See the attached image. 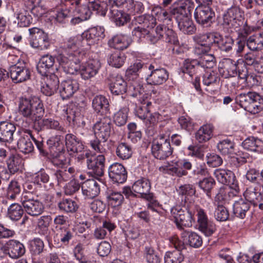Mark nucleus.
Segmentation results:
<instances>
[{"label": "nucleus", "instance_id": "obj_1", "mask_svg": "<svg viewBox=\"0 0 263 263\" xmlns=\"http://www.w3.org/2000/svg\"><path fill=\"white\" fill-rule=\"evenodd\" d=\"M82 36H74L67 39L60 46L57 57L58 61L65 70L74 74L79 68L81 51Z\"/></svg>", "mask_w": 263, "mask_h": 263}, {"label": "nucleus", "instance_id": "obj_2", "mask_svg": "<svg viewBox=\"0 0 263 263\" xmlns=\"http://www.w3.org/2000/svg\"><path fill=\"white\" fill-rule=\"evenodd\" d=\"M96 139L90 142L91 148L96 152L103 154L105 148L100 142V140L106 142L113 133V126L111 119L107 116L101 118L93 126Z\"/></svg>", "mask_w": 263, "mask_h": 263}, {"label": "nucleus", "instance_id": "obj_3", "mask_svg": "<svg viewBox=\"0 0 263 263\" xmlns=\"http://www.w3.org/2000/svg\"><path fill=\"white\" fill-rule=\"evenodd\" d=\"M18 112L24 118L33 122L35 127L36 121L42 118L44 114V108L41 101L37 98H20L18 105Z\"/></svg>", "mask_w": 263, "mask_h": 263}, {"label": "nucleus", "instance_id": "obj_4", "mask_svg": "<svg viewBox=\"0 0 263 263\" xmlns=\"http://www.w3.org/2000/svg\"><path fill=\"white\" fill-rule=\"evenodd\" d=\"M194 204L186 203L183 209L180 206H176L172 209V213L174 215L177 227L183 230V227L190 228L195 221L194 218Z\"/></svg>", "mask_w": 263, "mask_h": 263}, {"label": "nucleus", "instance_id": "obj_5", "mask_svg": "<svg viewBox=\"0 0 263 263\" xmlns=\"http://www.w3.org/2000/svg\"><path fill=\"white\" fill-rule=\"evenodd\" d=\"M152 154L155 158L159 160H165L173 152L168 136L162 134L154 139L152 142Z\"/></svg>", "mask_w": 263, "mask_h": 263}, {"label": "nucleus", "instance_id": "obj_6", "mask_svg": "<svg viewBox=\"0 0 263 263\" xmlns=\"http://www.w3.org/2000/svg\"><path fill=\"white\" fill-rule=\"evenodd\" d=\"M259 95L255 92L240 93L235 98L236 102L245 110L252 114L260 112L261 107L257 106Z\"/></svg>", "mask_w": 263, "mask_h": 263}, {"label": "nucleus", "instance_id": "obj_7", "mask_svg": "<svg viewBox=\"0 0 263 263\" xmlns=\"http://www.w3.org/2000/svg\"><path fill=\"white\" fill-rule=\"evenodd\" d=\"M10 77L15 83L26 82L30 79L31 71L24 62H18L9 68Z\"/></svg>", "mask_w": 263, "mask_h": 263}, {"label": "nucleus", "instance_id": "obj_8", "mask_svg": "<svg viewBox=\"0 0 263 263\" xmlns=\"http://www.w3.org/2000/svg\"><path fill=\"white\" fill-rule=\"evenodd\" d=\"M195 8V4L192 0H178L171 7V13L174 18L191 16Z\"/></svg>", "mask_w": 263, "mask_h": 263}, {"label": "nucleus", "instance_id": "obj_9", "mask_svg": "<svg viewBox=\"0 0 263 263\" xmlns=\"http://www.w3.org/2000/svg\"><path fill=\"white\" fill-rule=\"evenodd\" d=\"M215 16V12L209 6L199 5L195 10L196 22L203 27L210 26L214 22Z\"/></svg>", "mask_w": 263, "mask_h": 263}, {"label": "nucleus", "instance_id": "obj_10", "mask_svg": "<svg viewBox=\"0 0 263 263\" xmlns=\"http://www.w3.org/2000/svg\"><path fill=\"white\" fill-rule=\"evenodd\" d=\"M32 35L30 44L34 48L40 50L48 49L50 45V41L47 34L38 28H32L29 29Z\"/></svg>", "mask_w": 263, "mask_h": 263}, {"label": "nucleus", "instance_id": "obj_11", "mask_svg": "<svg viewBox=\"0 0 263 263\" xmlns=\"http://www.w3.org/2000/svg\"><path fill=\"white\" fill-rule=\"evenodd\" d=\"M105 158L103 154L96 156L91 154L87 156L86 160L88 169L96 177H101L104 174Z\"/></svg>", "mask_w": 263, "mask_h": 263}, {"label": "nucleus", "instance_id": "obj_12", "mask_svg": "<svg viewBox=\"0 0 263 263\" xmlns=\"http://www.w3.org/2000/svg\"><path fill=\"white\" fill-rule=\"evenodd\" d=\"M214 176L219 182L229 185L236 193L238 192V182L233 172L228 170L218 168L215 171Z\"/></svg>", "mask_w": 263, "mask_h": 263}, {"label": "nucleus", "instance_id": "obj_13", "mask_svg": "<svg viewBox=\"0 0 263 263\" xmlns=\"http://www.w3.org/2000/svg\"><path fill=\"white\" fill-rule=\"evenodd\" d=\"M22 203L25 211L30 216L36 217L44 212L43 203L36 197L22 199Z\"/></svg>", "mask_w": 263, "mask_h": 263}, {"label": "nucleus", "instance_id": "obj_14", "mask_svg": "<svg viewBox=\"0 0 263 263\" xmlns=\"http://www.w3.org/2000/svg\"><path fill=\"white\" fill-rule=\"evenodd\" d=\"M100 67L99 61L90 59L82 65H79V68L76 72L79 70L82 78L84 80H88L98 73Z\"/></svg>", "mask_w": 263, "mask_h": 263}, {"label": "nucleus", "instance_id": "obj_15", "mask_svg": "<svg viewBox=\"0 0 263 263\" xmlns=\"http://www.w3.org/2000/svg\"><path fill=\"white\" fill-rule=\"evenodd\" d=\"M149 69L152 70L147 79L149 84L161 85L168 79V73L165 69L157 68L153 64H151L149 66Z\"/></svg>", "mask_w": 263, "mask_h": 263}, {"label": "nucleus", "instance_id": "obj_16", "mask_svg": "<svg viewBox=\"0 0 263 263\" xmlns=\"http://www.w3.org/2000/svg\"><path fill=\"white\" fill-rule=\"evenodd\" d=\"M243 195L245 200L254 206H257L259 202L263 201V194L261 191V186L258 184L247 187Z\"/></svg>", "mask_w": 263, "mask_h": 263}, {"label": "nucleus", "instance_id": "obj_17", "mask_svg": "<svg viewBox=\"0 0 263 263\" xmlns=\"http://www.w3.org/2000/svg\"><path fill=\"white\" fill-rule=\"evenodd\" d=\"M79 85L78 81L67 79L62 82L60 87V93L63 100L71 97L78 90Z\"/></svg>", "mask_w": 263, "mask_h": 263}, {"label": "nucleus", "instance_id": "obj_18", "mask_svg": "<svg viewBox=\"0 0 263 263\" xmlns=\"http://www.w3.org/2000/svg\"><path fill=\"white\" fill-rule=\"evenodd\" d=\"M12 9L16 16L17 24L20 27H25L30 25L32 18L29 12L24 8L22 5L14 4Z\"/></svg>", "mask_w": 263, "mask_h": 263}, {"label": "nucleus", "instance_id": "obj_19", "mask_svg": "<svg viewBox=\"0 0 263 263\" xmlns=\"http://www.w3.org/2000/svg\"><path fill=\"white\" fill-rule=\"evenodd\" d=\"M108 174L112 181L122 183L127 179V173L124 166L119 163H115L109 168Z\"/></svg>", "mask_w": 263, "mask_h": 263}, {"label": "nucleus", "instance_id": "obj_20", "mask_svg": "<svg viewBox=\"0 0 263 263\" xmlns=\"http://www.w3.org/2000/svg\"><path fill=\"white\" fill-rule=\"evenodd\" d=\"M151 184L149 180L145 178H142L136 181L132 186V191L130 192L139 194L141 196L145 199H152V193H150Z\"/></svg>", "mask_w": 263, "mask_h": 263}, {"label": "nucleus", "instance_id": "obj_21", "mask_svg": "<svg viewBox=\"0 0 263 263\" xmlns=\"http://www.w3.org/2000/svg\"><path fill=\"white\" fill-rule=\"evenodd\" d=\"M92 107L97 114L106 115L109 113V102L104 96H95L92 100Z\"/></svg>", "mask_w": 263, "mask_h": 263}, {"label": "nucleus", "instance_id": "obj_22", "mask_svg": "<svg viewBox=\"0 0 263 263\" xmlns=\"http://www.w3.org/2000/svg\"><path fill=\"white\" fill-rule=\"evenodd\" d=\"M65 144L67 150L70 153V154L82 153L84 149L82 142L71 134L66 135Z\"/></svg>", "mask_w": 263, "mask_h": 263}, {"label": "nucleus", "instance_id": "obj_23", "mask_svg": "<svg viewBox=\"0 0 263 263\" xmlns=\"http://www.w3.org/2000/svg\"><path fill=\"white\" fill-rule=\"evenodd\" d=\"M7 254L11 258L16 259L23 256L25 253V249L23 243L20 241L11 239L6 243Z\"/></svg>", "mask_w": 263, "mask_h": 263}, {"label": "nucleus", "instance_id": "obj_24", "mask_svg": "<svg viewBox=\"0 0 263 263\" xmlns=\"http://www.w3.org/2000/svg\"><path fill=\"white\" fill-rule=\"evenodd\" d=\"M77 174V171L73 167L60 168L58 169L54 173L57 184L62 185L65 182L69 181Z\"/></svg>", "mask_w": 263, "mask_h": 263}, {"label": "nucleus", "instance_id": "obj_25", "mask_svg": "<svg viewBox=\"0 0 263 263\" xmlns=\"http://www.w3.org/2000/svg\"><path fill=\"white\" fill-rule=\"evenodd\" d=\"M16 130L14 124L12 123L2 121L0 122V141L11 142L13 138V135Z\"/></svg>", "mask_w": 263, "mask_h": 263}, {"label": "nucleus", "instance_id": "obj_26", "mask_svg": "<svg viewBox=\"0 0 263 263\" xmlns=\"http://www.w3.org/2000/svg\"><path fill=\"white\" fill-rule=\"evenodd\" d=\"M181 237L185 244L191 247L197 248L202 244V237L196 232L184 230L181 234Z\"/></svg>", "mask_w": 263, "mask_h": 263}, {"label": "nucleus", "instance_id": "obj_27", "mask_svg": "<svg viewBox=\"0 0 263 263\" xmlns=\"http://www.w3.org/2000/svg\"><path fill=\"white\" fill-rule=\"evenodd\" d=\"M82 193L88 198H93L100 193V186L97 181L94 179H88L83 183Z\"/></svg>", "mask_w": 263, "mask_h": 263}, {"label": "nucleus", "instance_id": "obj_28", "mask_svg": "<svg viewBox=\"0 0 263 263\" xmlns=\"http://www.w3.org/2000/svg\"><path fill=\"white\" fill-rule=\"evenodd\" d=\"M214 127L211 124H204L195 134V138L198 142L202 143L210 140L213 136Z\"/></svg>", "mask_w": 263, "mask_h": 263}, {"label": "nucleus", "instance_id": "obj_29", "mask_svg": "<svg viewBox=\"0 0 263 263\" xmlns=\"http://www.w3.org/2000/svg\"><path fill=\"white\" fill-rule=\"evenodd\" d=\"M55 63V59L53 57L48 54L41 57L37 65V70L42 76L47 74L49 70L51 68Z\"/></svg>", "mask_w": 263, "mask_h": 263}, {"label": "nucleus", "instance_id": "obj_30", "mask_svg": "<svg viewBox=\"0 0 263 263\" xmlns=\"http://www.w3.org/2000/svg\"><path fill=\"white\" fill-rule=\"evenodd\" d=\"M104 29L101 27H92L84 32L81 36L82 38H85L89 42H91V44L95 43L100 39L103 38Z\"/></svg>", "mask_w": 263, "mask_h": 263}, {"label": "nucleus", "instance_id": "obj_31", "mask_svg": "<svg viewBox=\"0 0 263 263\" xmlns=\"http://www.w3.org/2000/svg\"><path fill=\"white\" fill-rule=\"evenodd\" d=\"M250 208V203L244 199L239 198L233 204V214L238 218L243 219Z\"/></svg>", "mask_w": 263, "mask_h": 263}, {"label": "nucleus", "instance_id": "obj_32", "mask_svg": "<svg viewBox=\"0 0 263 263\" xmlns=\"http://www.w3.org/2000/svg\"><path fill=\"white\" fill-rule=\"evenodd\" d=\"M242 144L245 149L251 152L260 153L263 150V141L253 137L247 138Z\"/></svg>", "mask_w": 263, "mask_h": 263}, {"label": "nucleus", "instance_id": "obj_33", "mask_svg": "<svg viewBox=\"0 0 263 263\" xmlns=\"http://www.w3.org/2000/svg\"><path fill=\"white\" fill-rule=\"evenodd\" d=\"M131 40L130 38L124 35H117L114 36L109 41V44L110 47L119 50L126 49L129 46Z\"/></svg>", "mask_w": 263, "mask_h": 263}, {"label": "nucleus", "instance_id": "obj_34", "mask_svg": "<svg viewBox=\"0 0 263 263\" xmlns=\"http://www.w3.org/2000/svg\"><path fill=\"white\" fill-rule=\"evenodd\" d=\"M116 226L115 223L109 221H104L102 226L97 228L93 232V235L97 239H103L106 237L107 231L109 232L113 231Z\"/></svg>", "mask_w": 263, "mask_h": 263}, {"label": "nucleus", "instance_id": "obj_35", "mask_svg": "<svg viewBox=\"0 0 263 263\" xmlns=\"http://www.w3.org/2000/svg\"><path fill=\"white\" fill-rule=\"evenodd\" d=\"M8 169L11 175H13L22 168L23 159L18 155H12L7 161Z\"/></svg>", "mask_w": 263, "mask_h": 263}, {"label": "nucleus", "instance_id": "obj_36", "mask_svg": "<svg viewBox=\"0 0 263 263\" xmlns=\"http://www.w3.org/2000/svg\"><path fill=\"white\" fill-rule=\"evenodd\" d=\"M191 17L175 18L178 23L179 29L185 34H193L196 30Z\"/></svg>", "mask_w": 263, "mask_h": 263}, {"label": "nucleus", "instance_id": "obj_37", "mask_svg": "<svg viewBox=\"0 0 263 263\" xmlns=\"http://www.w3.org/2000/svg\"><path fill=\"white\" fill-rule=\"evenodd\" d=\"M21 192L20 183L16 179H13L8 183L5 195L8 199L14 200Z\"/></svg>", "mask_w": 263, "mask_h": 263}, {"label": "nucleus", "instance_id": "obj_38", "mask_svg": "<svg viewBox=\"0 0 263 263\" xmlns=\"http://www.w3.org/2000/svg\"><path fill=\"white\" fill-rule=\"evenodd\" d=\"M110 13L112 21L117 26H123L130 20L129 14L119 10L114 6L110 9Z\"/></svg>", "mask_w": 263, "mask_h": 263}, {"label": "nucleus", "instance_id": "obj_39", "mask_svg": "<svg viewBox=\"0 0 263 263\" xmlns=\"http://www.w3.org/2000/svg\"><path fill=\"white\" fill-rule=\"evenodd\" d=\"M247 46L252 51H257L263 47V33H258L249 36L247 40Z\"/></svg>", "mask_w": 263, "mask_h": 263}, {"label": "nucleus", "instance_id": "obj_40", "mask_svg": "<svg viewBox=\"0 0 263 263\" xmlns=\"http://www.w3.org/2000/svg\"><path fill=\"white\" fill-rule=\"evenodd\" d=\"M109 88L112 94L122 95L127 90L126 83L121 77H117L115 81L110 83Z\"/></svg>", "mask_w": 263, "mask_h": 263}, {"label": "nucleus", "instance_id": "obj_41", "mask_svg": "<svg viewBox=\"0 0 263 263\" xmlns=\"http://www.w3.org/2000/svg\"><path fill=\"white\" fill-rule=\"evenodd\" d=\"M45 127L57 130L62 129L60 123L57 121L49 119H42L39 118L38 121H36V123H35L34 129L37 131H40Z\"/></svg>", "mask_w": 263, "mask_h": 263}, {"label": "nucleus", "instance_id": "obj_42", "mask_svg": "<svg viewBox=\"0 0 263 263\" xmlns=\"http://www.w3.org/2000/svg\"><path fill=\"white\" fill-rule=\"evenodd\" d=\"M234 43L233 39L229 36H222L216 33L214 44H217L219 48L223 51H229L232 49Z\"/></svg>", "mask_w": 263, "mask_h": 263}, {"label": "nucleus", "instance_id": "obj_43", "mask_svg": "<svg viewBox=\"0 0 263 263\" xmlns=\"http://www.w3.org/2000/svg\"><path fill=\"white\" fill-rule=\"evenodd\" d=\"M125 59L126 57L124 53L120 51H115L109 55L108 63L112 67L120 68L123 65Z\"/></svg>", "mask_w": 263, "mask_h": 263}, {"label": "nucleus", "instance_id": "obj_44", "mask_svg": "<svg viewBox=\"0 0 263 263\" xmlns=\"http://www.w3.org/2000/svg\"><path fill=\"white\" fill-rule=\"evenodd\" d=\"M116 153L120 159L125 160L131 158L133 149L131 145L126 143L122 142L117 146Z\"/></svg>", "mask_w": 263, "mask_h": 263}, {"label": "nucleus", "instance_id": "obj_45", "mask_svg": "<svg viewBox=\"0 0 263 263\" xmlns=\"http://www.w3.org/2000/svg\"><path fill=\"white\" fill-rule=\"evenodd\" d=\"M106 198L108 204L113 207L121 205L124 200V197L120 192L112 190L107 192Z\"/></svg>", "mask_w": 263, "mask_h": 263}, {"label": "nucleus", "instance_id": "obj_46", "mask_svg": "<svg viewBox=\"0 0 263 263\" xmlns=\"http://www.w3.org/2000/svg\"><path fill=\"white\" fill-rule=\"evenodd\" d=\"M140 101L141 104L136 107V114L140 119L144 120L150 112L149 107L152 106V102L148 100L144 99Z\"/></svg>", "mask_w": 263, "mask_h": 263}, {"label": "nucleus", "instance_id": "obj_47", "mask_svg": "<svg viewBox=\"0 0 263 263\" xmlns=\"http://www.w3.org/2000/svg\"><path fill=\"white\" fill-rule=\"evenodd\" d=\"M60 211L66 213H74L78 209L77 202L70 199H65L58 203Z\"/></svg>", "mask_w": 263, "mask_h": 263}, {"label": "nucleus", "instance_id": "obj_48", "mask_svg": "<svg viewBox=\"0 0 263 263\" xmlns=\"http://www.w3.org/2000/svg\"><path fill=\"white\" fill-rule=\"evenodd\" d=\"M24 209L18 203L12 204L8 210V215L13 220H18L23 216Z\"/></svg>", "mask_w": 263, "mask_h": 263}, {"label": "nucleus", "instance_id": "obj_49", "mask_svg": "<svg viewBox=\"0 0 263 263\" xmlns=\"http://www.w3.org/2000/svg\"><path fill=\"white\" fill-rule=\"evenodd\" d=\"M17 145L20 151L26 154L31 153L34 149L32 143L27 137H21L17 141Z\"/></svg>", "mask_w": 263, "mask_h": 263}, {"label": "nucleus", "instance_id": "obj_50", "mask_svg": "<svg viewBox=\"0 0 263 263\" xmlns=\"http://www.w3.org/2000/svg\"><path fill=\"white\" fill-rule=\"evenodd\" d=\"M47 144L55 153L65 151L63 143V137L61 136L51 137L48 140Z\"/></svg>", "mask_w": 263, "mask_h": 263}, {"label": "nucleus", "instance_id": "obj_51", "mask_svg": "<svg viewBox=\"0 0 263 263\" xmlns=\"http://www.w3.org/2000/svg\"><path fill=\"white\" fill-rule=\"evenodd\" d=\"M216 34V33L199 34L195 36L194 39L197 44L212 46L215 41Z\"/></svg>", "mask_w": 263, "mask_h": 263}, {"label": "nucleus", "instance_id": "obj_52", "mask_svg": "<svg viewBox=\"0 0 263 263\" xmlns=\"http://www.w3.org/2000/svg\"><path fill=\"white\" fill-rule=\"evenodd\" d=\"M129 108L123 107L117 111L114 115V120L118 126H122L126 124L128 119Z\"/></svg>", "mask_w": 263, "mask_h": 263}, {"label": "nucleus", "instance_id": "obj_53", "mask_svg": "<svg viewBox=\"0 0 263 263\" xmlns=\"http://www.w3.org/2000/svg\"><path fill=\"white\" fill-rule=\"evenodd\" d=\"M199 66H200L199 62L198 60L187 59L184 60L181 67V70L182 72L188 73L190 76H192L195 71L196 67Z\"/></svg>", "mask_w": 263, "mask_h": 263}, {"label": "nucleus", "instance_id": "obj_54", "mask_svg": "<svg viewBox=\"0 0 263 263\" xmlns=\"http://www.w3.org/2000/svg\"><path fill=\"white\" fill-rule=\"evenodd\" d=\"M184 257L179 251H168L164 256L165 263H181Z\"/></svg>", "mask_w": 263, "mask_h": 263}, {"label": "nucleus", "instance_id": "obj_55", "mask_svg": "<svg viewBox=\"0 0 263 263\" xmlns=\"http://www.w3.org/2000/svg\"><path fill=\"white\" fill-rule=\"evenodd\" d=\"M223 25L229 28L231 32L238 31L240 30V26L237 24L233 17L229 15L228 11L223 15Z\"/></svg>", "mask_w": 263, "mask_h": 263}, {"label": "nucleus", "instance_id": "obj_56", "mask_svg": "<svg viewBox=\"0 0 263 263\" xmlns=\"http://www.w3.org/2000/svg\"><path fill=\"white\" fill-rule=\"evenodd\" d=\"M36 182H26L24 185V191L22 199L28 198H37L38 195L36 190Z\"/></svg>", "mask_w": 263, "mask_h": 263}, {"label": "nucleus", "instance_id": "obj_57", "mask_svg": "<svg viewBox=\"0 0 263 263\" xmlns=\"http://www.w3.org/2000/svg\"><path fill=\"white\" fill-rule=\"evenodd\" d=\"M145 258L147 263H160L161 258L156 250L151 247H146L144 250Z\"/></svg>", "mask_w": 263, "mask_h": 263}, {"label": "nucleus", "instance_id": "obj_58", "mask_svg": "<svg viewBox=\"0 0 263 263\" xmlns=\"http://www.w3.org/2000/svg\"><path fill=\"white\" fill-rule=\"evenodd\" d=\"M52 220L50 215H44L37 219V227L40 230L39 233L45 234L47 232Z\"/></svg>", "mask_w": 263, "mask_h": 263}, {"label": "nucleus", "instance_id": "obj_59", "mask_svg": "<svg viewBox=\"0 0 263 263\" xmlns=\"http://www.w3.org/2000/svg\"><path fill=\"white\" fill-rule=\"evenodd\" d=\"M244 62L248 65L253 66L258 72H262L259 67L260 64L258 61V57L254 53L248 52L246 53L244 56Z\"/></svg>", "mask_w": 263, "mask_h": 263}, {"label": "nucleus", "instance_id": "obj_60", "mask_svg": "<svg viewBox=\"0 0 263 263\" xmlns=\"http://www.w3.org/2000/svg\"><path fill=\"white\" fill-rule=\"evenodd\" d=\"M223 72L225 73V77H234L237 73V65L236 63L231 59H227L224 62Z\"/></svg>", "mask_w": 263, "mask_h": 263}, {"label": "nucleus", "instance_id": "obj_61", "mask_svg": "<svg viewBox=\"0 0 263 263\" xmlns=\"http://www.w3.org/2000/svg\"><path fill=\"white\" fill-rule=\"evenodd\" d=\"M219 82V78L217 73L214 71L207 72L203 76V82L205 85L218 86Z\"/></svg>", "mask_w": 263, "mask_h": 263}, {"label": "nucleus", "instance_id": "obj_62", "mask_svg": "<svg viewBox=\"0 0 263 263\" xmlns=\"http://www.w3.org/2000/svg\"><path fill=\"white\" fill-rule=\"evenodd\" d=\"M199 65L206 68H212L216 65V59L213 54H205L201 57Z\"/></svg>", "mask_w": 263, "mask_h": 263}, {"label": "nucleus", "instance_id": "obj_63", "mask_svg": "<svg viewBox=\"0 0 263 263\" xmlns=\"http://www.w3.org/2000/svg\"><path fill=\"white\" fill-rule=\"evenodd\" d=\"M198 229L206 236H210L215 232L216 226L213 221L209 220L198 227Z\"/></svg>", "mask_w": 263, "mask_h": 263}, {"label": "nucleus", "instance_id": "obj_64", "mask_svg": "<svg viewBox=\"0 0 263 263\" xmlns=\"http://www.w3.org/2000/svg\"><path fill=\"white\" fill-rule=\"evenodd\" d=\"M84 250V245L81 243H78L73 250L74 257L79 261L80 263H90V261L86 260Z\"/></svg>", "mask_w": 263, "mask_h": 263}]
</instances>
